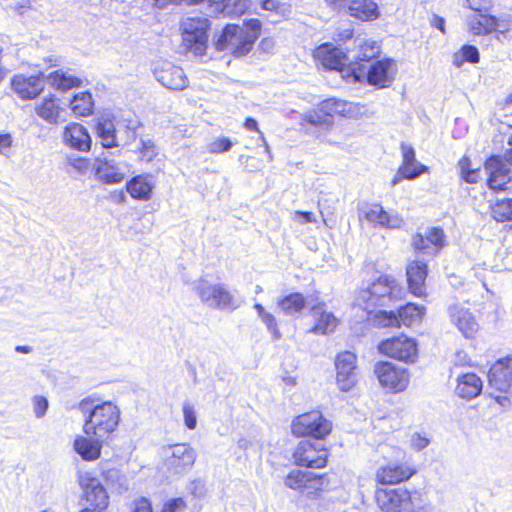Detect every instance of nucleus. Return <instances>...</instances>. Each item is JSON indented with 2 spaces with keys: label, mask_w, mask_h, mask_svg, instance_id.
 Segmentation results:
<instances>
[{
  "label": "nucleus",
  "mask_w": 512,
  "mask_h": 512,
  "mask_svg": "<svg viewBox=\"0 0 512 512\" xmlns=\"http://www.w3.org/2000/svg\"><path fill=\"white\" fill-rule=\"evenodd\" d=\"M379 351L391 358L412 363L418 355L417 344L414 339L405 335L388 338L379 344Z\"/></svg>",
  "instance_id": "9d476101"
},
{
  "label": "nucleus",
  "mask_w": 512,
  "mask_h": 512,
  "mask_svg": "<svg viewBox=\"0 0 512 512\" xmlns=\"http://www.w3.org/2000/svg\"><path fill=\"white\" fill-rule=\"evenodd\" d=\"M79 409L88 413L83 424L85 435L107 440L119 425L120 409L111 401L92 405V401L87 398L79 403Z\"/></svg>",
  "instance_id": "f257e3e1"
},
{
  "label": "nucleus",
  "mask_w": 512,
  "mask_h": 512,
  "mask_svg": "<svg viewBox=\"0 0 512 512\" xmlns=\"http://www.w3.org/2000/svg\"><path fill=\"white\" fill-rule=\"evenodd\" d=\"M459 175L467 183H477L481 179V170L479 167H473L471 160L463 156L458 161Z\"/></svg>",
  "instance_id": "09e8293b"
},
{
  "label": "nucleus",
  "mask_w": 512,
  "mask_h": 512,
  "mask_svg": "<svg viewBox=\"0 0 512 512\" xmlns=\"http://www.w3.org/2000/svg\"><path fill=\"white\" fill-rule=\"evenodd\" d=\"M286 487L298 491L308 498H316L321 492L328 490L330 481L327 474L292 469L285 477Z\"/></svg>",
  "instance_id": "423d86ee"
},
{
  "label": "nucleus",
  "mask_w": 512,
  "mask_h": 512,
  "mask_svg": "<svg viewBox=\"0 0 512 512\" xmlns=\"http://www.w3.org/2000/svg\"><path fill=\"white\" fill-rule=\"evenodd\" d=\"M402 288L396 280L388 275L380 276L367 289L358 292L356 304L364 310H371L378 306H388L393 300L401 298Z\"/></svg>",
  "instance_id": "f03ea898"
},
{
  "label": "nucleus",
  "mask_w": 512,
  "mask_h": 512,
  "mask_svg": "<svg viewBox=\"0 0 512 512\" xmlns=\"http://www.w3.org/2000/svg\"><path fill=\"white\" fill-rule=\"evenodd\" d=\"M415 470L404 463H389L381 466L376 472V479L384 485H393L410 479Z\"/></svg>",
  "instance_id": "393cba45"
},
{
  "label": "nucleus",
  "mask_w": 512,
  "mask_h": 512,
  "mask_svg": "<svg viewBox=\"0 0 512 512\" xmlns=\"http://www.w3.org/2000/svg\"><path fill=\"white\" fill-rule=\"evenodd\" d=\"M291 428L293 434L298 437L313 436L323 439L331 432L332 425L319 411H311L296 417Z\"/></svg>",
  "instance_id": "6e6552de"
},
{
  "label": "nucleus",
  "mask_w": 512,
  "mask_h": 512,
  "mask_svg": "<svg viewBox=\"0 0 512 512\" xmlns=\"http://www.w3.org/2000/svg\"><path fill=\"white\" fill-rule=\"evenodd\" d=\"M60 107L54 97L45 98L41 104L36 107V113L46 122L57 123L60 115Z\"/></svg>",
  "instance_id": "37998d69"
},
{
  "label": "nucleus",
  "mask_w": 512,
  "mask_h": 512,
  "mask_svg": "<svg viewBox=\"0 0 512 512\" xmlns=\"http://www.w3.org/2000/svg\"><path fill=\"white\" fill-rule=\"evenodd\" d=\"M126 189L132 198L138 200H148L151 197L153 184L148 180L146 176L138 175L132 178L126 184Z\"/></svg>",
  "instance_id": "4c0bfd02"
},
{
  "label": "nucleus",
  "mask_w": 512,
  "mask_h": 512,
  "mask_svg": "<svg viewBox=\"0 0 512 512\" xmlns=\"http://www.w3.org/2000/svg\"><path fill=\"white\" fill-rule=\"evenodd\" d=\"M68 164L76 170L79 174L85 175L92 169L95 170L96 163L94 165L86 158L81 157H69Z\"/></svg>",
  "instance_id": "864d4df0"
},
{
  "label": "nucleus",
  "mask_w": 512,
  "mask_h": 512,
  "mask_svg": "<svg viewBox=\"0 0 512 512\" xmlns=\"http://www.w3.org/2000/svg\"><path fill=\"white\" fill-rule=\"evenodd\" d=\"M327 450L320 443H313L309 440H302L296 446L293 458L298 466L308 468H322L327 462Z\"/></svg>",
  "instance_id": "ddd939ff"
},
{
  "label": "nucleus",
  "mask_w": 512,
  "mask_h": 512,
  "mask_svg": "<svg viewBox=\"0 0 512 512\" xmlns=\"http://www.w3.org/2000/svg\"><path fill=\"white\" fill-rule=\"evenodd\" d=\"M192 289L201 303L211 309L234 311L241 305V301L221 283H211L205 279H199L193 282Z\"/></svg>",
  "instance_id": "20e7f679"
},
{
  "label": "nucleus",
  "mask_w": 512,
  "mask_h": 512,
  "mask_svg": "<svg viewBox=\"0 0 512 512\" xmlns=\"http://www.w3.org/2000/svg\"><path fill=\"white\" fill-rule=\"evenodd\" d=\"M13 153V138L9 133L0 134V154L10 157Z\"/></svg>",
  "instance_id": "bf43d9fd"
},
{
  "label": "nucleus",
  "mask_w": 512,
  "mask_h": 512,
  "mask_svg": "<svg viewBox=\"0 0 512 512\" xmlns=\"http://www.w3.org/2000/svg\"><path fill=\"white\" fill-rule=\"evenodd\" d=\"M232 142L229 138L221 137L213 140L208 145V152L212 154H219L223 152H227L231 149Z\"/></svg>",
  "instance_id": "5fc2aeb1"
},
{
  "label": "nucleus",
  "mask_w": 512,
  "mask_h": 512,
  "mask_svg": "<svg viewBox=\"0 0 512 512\" xmlns=\"http://www.w3.org/2000/svg\"><path fill=\"white\" fill-rule=\"evenodd\" d=\"M70 108L77 116H88L92 112V96L88 92L76 94L70 101Z\"/></svg>",
  "instance_id": "de8ad7c7"
},
{
  "label": "nucleus",
  "mask_w": 512,
  "mask_h": 512,
  "mask_svg": "<svg viewBox=\"0 0 512 512\" xmlns=\"http://www.w3.org/2000/svg\"><path fill=\"white\" fill-rule=\"evenodd\" d=\"M488 187L495 192H512V171L499 156H492L485 162Z\"/></svg>",
  "instance_id": "4468645a"
},
{
  "label": "nucleus",
  "mask_w": 512,
  "mask_h": 512,
  "mask_svg": "<svg viewBox=\"0 0 512 512\" xmlns=\"http://www.w3.org/2000/svg\"><path fill=\"white\" fill-rule=\"evenodd\" d=\"M359 220H366L374 226L387 229H398L403 224L402 217L393 213L390 214L380 204H366L359 209Z\"/></svg>",
  "instance_id": "a211bd4d"
},
{
  "label": "nucleus",
  "mask_w": 512,
  "mask_h": 512,
  "mask_svg": "<svg viewBox=\"0 0 512 512\" xmlns=\"http://www.w3.org/2000/svg\"><path fill=\"white\" fill-rule=\"evenodd\" d=\"M130 512H153V510L148 499L140 498L131 504Z\"/></svg>",
  "instance_id": "69168bd1"
},
{
  "label": "nucleus",
  "mask_w": 512,
  "mask_h": 512,
  "mask_svg": "<svg viewBox=\"0 0 512 512\" xmlns=\"http://www.w3.org/2000/svg\"><path fill=\"white\" fill-rule=\"evenodd\" d=\"M189 489H190L191 494L198 498L203 497L205 494L204 483L199 479L193 480L190 484Z\"/></svg>",
  "instance_id": "338daca9"
},
{
  "label": "nucleus",
  "mask_w": 512,
  "mask_h": 512,
  "mask_svg": "<svg viewBox=\"0 0 512 512\" xmlns=\"http://www.w3.org/2000/svg\"><path fill=\"white\" fill-rule=\"evenodd\" d=\"M215 12L228 15L243 14L250 7V0H209Z\"/></svg>",
  "instance_id": "58836bf2"
},
{
  "label": "nucleus",
  "mask_w": 512,
  "mask_h": 512,
  "mask_svg": "<svg viewBox=\"0 0 512 512\" xmlns=\"http://www.w3.org/2000/svg\"><path fill=\"white\" fill-rule=\"evenodd\" d=\"M482 388L483 382L475 373L459 374L456 378L455 393L462 399L476 398L480 395Z\"/></svg>",
  "instance_id": "2f4dec72"
},
{
  "label": "nucleus",
  "mask_w": 512,
  "mask_h": 512,
  "mask_svg": "<svg viewBox=\"0 0 512 512\" xmlns=\"http://www.w3.org/2000/svg\"><path fill=\"white\" fill-rule=\"evenodd\" d=\"M302 120L315 126L329 127L332 125V120L329 118V116H326V114H323V112L320 110V104L315 110L306 112L303 115Z\"/></svg>",
  "instance_id": "3c124183"
},
{
  "label": "nucleus",
  "mask_w": 512,
  "mask_h": 512,
  "mask_svg": "<svg viewBox=\"0 0 512 512\" xmlns=\"http://www.w3.org/2000/svg\"><path fill=\"white\" fill-rule=\"evenodd\" d=\"M255 40L256 34H220L215 42V48L240 57L252 49Z\"/></svg>",
  "instance_id": "aec40b11"
},
{
  "label": "nucleus",
  "mask_w": 512,
  "mask_h": 512,
  "mask_svg": "<svg viewBox=\"0 0 512 512\" xmlns=\"http://www.w3.org/2000/svg\"><path fill=\"white\" fill-rule=\"evenodd\" d=\"M374 372L379 383L392 392H401L409 384L407 370L390 362H379L375 365Z\"/></svg>",
  "instance_id": "f8f14e48"
},
{
  "label": "nucleus",
  "mask_w": 512,
  "mask_h": 512,
  "mask_svg": "<svg viewBox=\"0 0 512 512\" xmlns=\"http://www.w3.org/2000/svg\"><path fill=\"white\" fill-rule=\"evenodd\" d=\"M66 145L80 151H87L91 147V137L81 124L72 123L68 125L63 134Z\"/></svg>",
  "instance_id": "72a5a7b5"
},
{
  "label": "nucleus",
  "mask_w": 512,
  "mask_h": 512,
  "mask_svg": "<svg viewBox=\"0 0 512 512\" xmlns=\"http://www.w3.org/2000/svg\"><path fill=\"white\" fill-rule=\"evenodd\" d=\"M489 385L502 393H512V356L497 360L489 370Z\"/></svg>",
  "instance_id": "4be33fe9"
},
{
  "label": "nucleus",
  "mask_w": 512,
  "mask_h": 512,
  "mask_svg": "<svg viewBox=\"0 0 512 512\" xmlns=\"http://www.w3.org/2000/svg\"><path fill=\"white\" fill-rule=\"evenodd\" d=\"M400 150L402 155L400 172L404 175L405 179L413 180L429 171L426 165L417 161L415 149L412 145L403 142L401 143Z\"/></svg>",
  "instance_id": "bb28decb"
},
{
  "label": "nucleus",
  "mask_w": 512,
  "mask_h": 512,
  "mask_svg": "<svg viewBox=\"0 0 512 512\" xmlns=\"http://www.w3.org/2000/svg\"><path fill=\"white\" fill-rule=\"evenodd\" d=\"M307 301L301 293H291L285 297L278 298L277 305L286 315L300 313L306 306Z\"/></svg>",
  "instance_id": "ea45409f"
},
{
  "label": "nucleus",
  "mask_w": 512,
  "mask_h": 512,
  "mask_svg": "<svg viewBox=\"0 0 512 512\" xmlns=\"http://www.w3.org/2000/svg\"><path fill=\"white\" fill-rule=\"evenodd\" d=\"M421 494L403 488H379L375 500L383 512H423Z\"/></svg>",
  "instance_id": "7ed1b4c3"
},
{
  "label": "nucleus",
  "mask_w": 512,
  "mask_h": 512,
  "mask_svg": "<svg viewBox=\"0 0 512 512\" xmlns=\"http://www.w3.org/2000/svg\"><path fill=\"white\" fill-rule=\"evenodd\" d=\"M106 440L92 435H78L73 442L74 451L82 460L92 462L100 458Z\"/></svg>",
  "instance_id": "b1692460"
},
{
  "label": "nucleus",
  "mask_w": 512,
  "mask_h": 512,
  "mask_svg": "<svg viewBox=\"0 0 512 512\" xmlns=\"http://www.w3.org/2000/svg\"><path fill=\"white\" fill-rule=\"evenodd\" d=\"M254 309L258 318L265 325L267 331L271 334L272 340H279L282 337V334L278 328L276 317L272 313L266 311V309L259 303L254 304Z\"/></svg>",
  "instance_id": "c03bdc74"
},
{
  "label": "nucleus",
  "mask_w": 512,
  "mask_h": 512,
  "mask_svg": "<svg viewBox=\"0 0 512 512\" xmlns=\"http://www.w3.org/2000/svg\"><path fill=\"white\" fill-rule=\"evenodd\" d=\"M78 482L88 504L87 507L105 512L108 507L109 496L101 482L88 473L80 475Z\"/></svg>",
  "instance_id": "2eb2a0df"
},
{
  "label": "nucleus",
  "mask_w": 512,
  "mask_h": 512,
  "mask_svg": "<svg viewBox=\"0 0 512 512\" xmlns=\"http://www.w3.org/2000/svg\"><path fill=\"white\" fill-rule=\"evenodd\" d=\"M48 407L49 403L47 398L40 395L33 397V411L36 418L40 419L44 417Z\"/></svg>",
  "instance_id": "13d9d810"
},
{
  "label": "nucleus",
  "mask_w": 512,
  "mask_h": 512,
  "mask_svg": "<svg viewBox=\"0 0 512 512\" xmlns=\"http://www.w3.org/2000/svg\"><path fill=\"white\" fill-rule=\"evenodd\" d=\"M473 11L468 16V26L472 32H505L498 28H505L503 21L494 16L481 13V10L489 4V0H466Z\"/></svg>",
  "instance_id": "9b49d317"
},
{
  "label": "nucleus",
  "mask_w": 512,
  "mask_h": 512,
  "mask_svg": "<svg viewBox=\"0 0 512 512\" xmlns=\"http://www.w3.org/2000/svg\"><path fill=\"white\" fill-rule=\"evenodd\" d=\"M244 126L246 129L248 130H251V131H258L260 133V138L261 140L263 141V144L265 146V152L268 154L269 158L272 159V154H271V151H270V147L269 145L267 144L265 138H264V135L262 132H260L258 130V124H257V121L254 119V118H247L245 123H244Z\"/></svg>",
  "instance_id": "0e129e2a"
},
{
  "label": "nucleus",
  "mask_w": 512,
  "mask_h": 512,
  "mask_svg": "<svg viewBox=\"0 0 512 512\" xmlns=\"http://www.w3.org/2000/svg\"><path fill=\"white\" fill-rule=\"evenodd\" d=\"M44 77L45 75L42 72L37 76L29 77L16 75L12 79V87L22 99H32L42 92L43 84L41 78Z\"/></svg>",
  "instance_id": "c85d7f7f"
},
{
  "label": "nucleus",
  "mask_w": 512,
  "mask_h": 512,
  "mask_svg": "<svg viewBox=\"0 0 512 512\" xmlns=\"http://www.w3.org/2000/svg\"><path fill=\"white\" fill-rule=\"evenodd\" d=\"M447 313L450 322L466 338L473 337L479 329V325L472 312L461 303L448 306Z\"/></svg>",
  "instance_id": "412c9836"
},
{
  "label": "nucleus",
  "mask_w": 512,
  "mask_h": 512,
  "mask_svg": "<svg viewBox=\"0 0 512 512\" xmlns=\"http://www.w3.org/2000/svg\"><path fill=\"white\" fill-rule=\"evenodd\" d=\"M311 315L315 324L310 332L314 334L325 335L333 332L339 324V320L332 312L325 309L324 303H318L311 307Z\"/></svg>",
  "instance_id": "c756f323"
},
{
  "label": "nucleus",
  "mask_w": 512,
  "mask_h": 512,
  "mask_svg": "<svg viewBox=\"0 0 512 512\" xmlns=\"http://www.w3.org/2000/svg\"><path fill=\"white\" fill-rule=\"evenodd\" d=\"M344 8L351 17L360 21H373L380 15L378 5L373 0H347Z\"/></svg>",
  "instance_id": "f704fd0d"
},
{
  "label": "nucleus",
  "mask_w": 512,
  "mask_h": 512,
  "mask_svg": "<svg viewBox=\"0 0 512 512\" xmlns=\"http://www.w3.org/2000/svg\"><path fill=\"white\" fill-rule=\"evenodd\" d=\"M209 28V19L203 14L187 16L181 22V32H207Z\"/></svg>",
  "instance_id": "a18cd8bd"
},
{
  "label": "nucleus",
  "mask_w": 512,
  "mask_h": 512,
  "mask_svg": "<svg viewBox=\"0 0 512 512\" xmlns=\"http://www.w3.org/2000/svg\"><path fill=\"white\" fill-rule=\"evenodd\" d=\"M430 443V439L426 435L414 433L410 439V446L416 451H421L426 448Z\"/></svg>",
  "instance_id": "052dcab7"
},
{
  "label": "nucleus",
  "mask_w": 512,
  "mask_h": 512,
  "mask_svg": "<svg viewBox=\"0 0 512 512\" xmlns=\"http://www.w3.org/2000/svg\"><path fill=\"white\" fill-rule=\"evenodd\" d=\"M491 216L497 222L512 221V198H496L490 201Z\"/></svg>",
  "instance_id": "79ce46f5"
},
{
  "label": "nucleus",
  "mask_w": 512,
  "mask_h": 512,
  "mask_svg": "<svg viewBox=\"0 0 512 512\" xmlns=\"http://www.w3.org/2000/svg\"><path fill=\"white\" fill-rule=\"evenodd\" d=\"M46 79L51 86L62 91L78 87L81 84V80L79 78L62 70L50 73Z\"/></svg>",
  "instance_id": "a19ab883"
},
{
  "label": "nucleus",
  "mask_w": 512,
  "mask_h": 512,
  "mask_svg": "<svg viewBox=\"0 0 512 512\" xmlns=\"http://www.w3.org/2000/svg\"><path fill=\"white\" fill-rule=\"evenodd\" d=\"M397 74V65L391 58L378 60L370 65L369 69H365V77L367 82L378 88L389 87Z\"/></svg>",
  "instance_id": "6ab92c4d"
},
{
  "label": "nucleus",
  "mask_w": 512,
  "mask_h": 512,
  "mask_svg": "<svg viewBox=\"0 0 512 512\" xmlns=\"http://www.w3.org/2000/svg\"><path fill=\"white\" fill-rule=\"evenodd\" d=\"M118 120L109 115H102L97 119L95 132L104 148L118 147Z\"/></svg>",
  "instance_id": "473e14b6"
},
{
  "label": "nucleus",
  "mask_w": 512,
  "mask_h": 512,
  "mask_svg": "<svg viewBox=\"0 0 512 512\" xmlns=\"http://www.w3.org/2000/svg\"><path fill=\"white\" fill-rule=\"evenodd\" d=\"M161 512H186V504L182 498L169 500Z\"/></svg>",
  "instance_id": "680f3d73"
},
{
  "label": "nucleus",
  "mask_w": 512,
  "mask_h": 512,
  "mask_svg": "<svg viewBox=\"0 0 512 512\" xmlns=\"http://www.w3.org/2000/svg\"><path fill=\"white\" fill-rule=\"evenodd\" d=\"M153 74L157 81L168 89L183 90L188 86V79L182 68L169 61H157L154 64Z\"/></svg>",
  "instance_id": "f3484780"
},
{
  "label": "nucleus",
  "mask_w": 512,
  "mask_h": 512,
  "mask_svg": "<svg viewBox=\"0 0 512 512\" xmlns=\"http://www.w3.org/2000/svg\"><path fill=\"white\" fill-rule=\"evenodd\" d=\"M320 110L331 120L335 115L352 118L357 116L359 106L352 102L329 98L320 103Z\"/></svg>",
  "instance_id": "c9c22d12"
},
{
  "label": "nucleus",
  "mask_w": 512,
  "mask_h": 512,
  "mask_svg": "<svg viewBox=\"0 0 512 512\" xmlns=\"http://www.w3.org/2000/svg\"><path fill=\"white\" fill-rule=\"evenodd\" d=\"M408 287L415 296L425 294V280L427 277V264L424 261H411L406 268Z\"/></svg>",
  "instance_id": "7c9ffc66"
},
{
  "label": "nucleus",
  "mask_w": 512,
  "mask_h": 512,
  "mask_svg": "<svg viewBox=\"0 0 512 512\" xmlns=\"http://www.w3.org/2000/svg\"><path fill=\"white\" fill-rule=\"evenodd\" d=\"M464 62L478 63L479 52L475 46L464 45L457 53L453 55V64L460 68Z\"/></svg>",
  "instance_id": "8fccbe9b"
},
{
  "label": "nucleus",
  "mask_w": 512,
  "mask_h": 512,
  "mask_svg": "<svg viewBox=\"0 0 512 512\" xmlns=\"http://www.w3.org/2000/svg\"><path fill=\"white\" fill-rule=\"evenodd\" d=\"M137 123L132 120H118V147L129 145L137 138Z\"/></svg>",
  "instance_id": "49530a36"
},
{
  "label": "nucleus",
  "mask_w": 512,
  "mask_h": 512,
  "mask_svg": "<svg viewBox=\"0 0 512 512\" xmlns=\"http://www.w3.org/2000/svg\"><path fill=\"white\" fill-rule=\"evenodd\" d=\"M124 163L114 160L97 159L95 168L96 177L107 184H116L124 180L126 175Z\"/></svg>",
  "instance_id": "cd10ccee"
},
{
  "label": "nucleus",
  "mask_w": 512,
  "mask_h": 512,
  "mask_svg": "<svg viewBox=\"0 0 512 512\" xmlns=\"http://www.w3.org/2000/svg\"><path fill=\"white\" fill-rule=\"evenodd\" d=\"M140 145L139 152L142 160L150 162L158 155V149L152 139L141 138Z\"/></svg>",
  "instance_id": "603ef678"
},
{
  "label": "nucleus",
  "mask_w": 512,
  "mask_h": 512,
  "mask_svg": "<svg viewBox=\"0 0 512 512\" xmlns=\"http://www.w3.org/2000/svg\"><path fill=\"white\" fill-rule=\"evenodd\" d=\"M314 56L325 68L337 70L342 73L343 78L352 79L351 71H349L351 57L348 50L344 52L332 44L324 43L316 48Z\"/></svg>",
  "instance_id": "1a4fd4ad"
},
{
  "label": "nucleus",
  "mask_w": 512,
  "mask_h": 512,
  "mask_svg": "<svg viewBox=\"0 0 512 512\" xmlns=\"http://www.w3.org/2000/svg\"><path fill=\"white\" fill-rule=\"evenodd\" d=\"M181 41L179 52L182 54L203 56L208 48V34H181Z\"/></svg>",
  "instance_id": "e433bc0d"
},
{
  "label": "nucleus",
  "mask_w": 512,
  "mask_h": 512,
  "mask_svg": "<svg viewBox=\"0 0 512 512\" xmlns=\"http://www.w3.org/2000/svg\"><path fill=\"white\" fill-rule=\"evenodd\" d=\"M424 308L413 303H408L398 310V313L381 311L377 316L383 326L410 327L421 322Z\"/></svg>",
  "instance_id": "dca6fc26"
},
{
  "label": "nucleus",
  "mask_w": 512,
  "mask_h": 512,
  "mask_svg": "<svg viewBox=\"0 0 512 512\" xmlns=\"http://www.w3.org/2000/svg\"><path fill=\"white\" fill-rule=\"evenodd\" d=\"M185 426L193 430L197 426L196 412L192 404L185 402L182 407Z\"/></svg>",
  "instance_id": "6e6d98bb"
},
{
  "label": "nucleus",
  "mask_w": 512,
  "mask_h": 512,
  "mask_svg": "<svg viewBox=\"0 0 512 512\" xmlns=\"http://www.w3.org/2000/svg\"><path fill=\"white\" fill-rule=\"evenodd\" d=\"M163 467L171 474L182 475L192 469L197 453L187 443L166 446L161 452Z\"/></svg>",
  "instance_id": "0eeeda50"
},
{
  "label": "nucleus",
  "mask_w": 512,
  "mask_h": 512,
  "mask_svg": "<svg viewBox=\"0 0 512 512\" xmlns=\"http://www.w3.org/2000/svg\"><path fill=\"white\" fill-rule=\"evenodd\" d=\"M345 44V50H348L351 57L349 71H351L352 81L362 82L365 77V65L362 62H368L378 57L381 46L374 40L362 37L353 39V34H347Z\"/></svg>",
  "instance_id": "39448f33"
},
{
  "label": "nucleus",
  "mask_w": 512,
  "mask_h": 512,
  "mask_svg": "<svg viewBox=\"0 0 512 512\" xmlns=\"http://www.w3.org/2000/svg\"><path fill=\"white\" fill-rule=\"evenodd\" d=\"M356 356L349 351L338 354L336 358V381L342 391H349L356 383Z\"/></svg>",
  "instance_id": "5701e85b"
},
{
  "label": "nucleus",
  "mask_w": 512,
  "mask_h": 512,
  "mask_svg": "<svg viewBox=\"0 0 512 512\" xmlns=\"http://www.w3.org/2000/svg\"><path fill=\"white\" fill-rule=\"evenodd\" d=\"M32 7V0H22L15 4L12 9L19 15L25 14Z\"/></svg>",
  "instance_id": "774afa93"
},
{
  "label": "nucleus",
  "mask_w": 512,
  "mask_h": 512,
  "mask_svg": "<svg viewBox=\"0 0 512 512\" xmlns=\"http://www.w3.org/2000/svg\"><path fill=\"white\" fill-rule=\"evenodd\" d=\"M260 6L264 10L275 12L278 16H284L288 12L287 6L278 0H260Z\"/></svg>",
  "instance_id": "4d7b16f0"
},
{
  "label": "nucleus",
  "mask_w": 512,
  "mask_h": 512,
  "mask_svg": "<svg viewBox=\"0 0 512 512\" xmlns=\"http://www.w3.org/2000/svg\"><path fill=\"white\" fill-rule=\"evenodd\" d=\"M234 28H240L241 32L245 29V32H259L261 29V21L256 18L244 19L242 27L239 25H233Z\"/></svg>",
  "instance_id": "e2e57ef3"
},
{
  "label": "nucleus",
  "mask_w": 512,
  "mask_h": 512,
  "mask_svg": "<svg viewBox=\"0 0 512 512\" xmlns=\"http://www.w3.org/2000/svg\"><path fill=\"white\" fill-rule=\"evenodd\" d=\"M444 232L439 228H431L425 235L416 234L412 238L415 250L434 256L444 246Z\"/></svg>",
  "instance_id": "a878e982"
}]
</instances>
